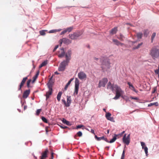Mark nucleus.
<instances>
[{
  "instance_id": "0e129e2a",
  "label": "nucleus",
  "mask_w": 159,
  "mask_h": 159,
  "mask_svg": "<svg viewBox=\"0 0 159 159\" xmlns=\"http://www.w3.org/2000/svg\"><path fill=\"white\" fill-rule=\"evenodd\" d=\"M132 43L134 44H135V43L137 44V41H136L132 42Z\"/></svg>"
},
{
  "instance_id": "9d476101",
  "label": "nucleus",
  "mask_w": 159,
  "mask_h": 159,
  "mask_svg": "<svg viewBox=\"0 0 159 159\" xmlns=\"http://www.w3.org/2000/svg\"><path fill=\"white\" fill-rule=\"evenodd\" d=\"M28 79V77H26L23 78L22 81H21L20 84L18 88V90H21V88L24 85L25 83L26 80Z\"/></svg>"
},
{
  "instance_id": "4d7b16f0",
  "label": "nucleus",
  "mask_w": 159,
  "mask_h": 159,
  "mask_svg": "<svg viewBox=\"0 0 159 159\" xmlns=\"http://www.w3.org/2000/svg\"><path fill=\"white\" fill-rule=\"evenodd\" d=\"M132 90H133V91L136 92V93H138V91L137 90H136L134 87V88H133L132 89Z\"/></svg>"
},
{
  "instance_id": "603ef678",
  "label": "nucleus",
  "mask_w": 159,
  "mask_h": 159,
  "mask_svg": "<svg viewBox=\"0 0 159 159\" xmlns=\"http://www.w3.org/2000/svg\"><path fill=\"white\" fill-rule=\"evenodd\" d=\"M58 45H57L54 48V49H53V52H55L57 48H58Z\"/></svg>"
},
{
  "instance_id": "69168bd1",
  "label": "nucleus",
  "mask_w": 159,
  "mask_h": 159,
  "mask_svg": "<svg viewBox=\"0 0 159 159\" xmlns=\"http://www.w3.org/2000/svg\"><path fill=\"white\" fill-rule=\"evenodd\" d=\"M94 59L96 60H98V58H97L96 57H94Z\"/></svg>"
},
{
  "instance_id": "bf43d9fd",
  "label": "nucleus",
  "mask_w": 159,
  "mask_h": 159,
  "mask_svg": "<svg viewBox=\"0 0 159 159\" xmlns=\"http://www.w3.org/2000/svg\"><path fill=\"white\" fill-rule=\"evenodd\" d=\"M53 153H52L51 154V156L50 159H53Z\"/></svg>"
},
{
  "instance_id": "052dcab7",
  "label": "nucleus",
  "mask_w": 159,
  "mask_h": 159,
  "mask_svg": "<svg viewBox=\"0 0 159 159\" xmlns=\"http://www.w3.org/2000/svg\"><path fill=\"white\" fill-rule=\"evenodd\" d=\"M91 133H92V134H95V133H94V130H93V129H91Z\"/></svg>"
},
{
  "instance_id": "2eb2a0df",
  "label": "nucleus",
  "mask_w": 159,
  "mask_h": 159,
  "mask_svg": "<svg viewBox=\"0 0 159 159\" xmlns=\"http://www.w3.org/2000/svg\"><path fill=\"white\" fill-rule=\"evenodd\" d=\"M30 93V89L25 90L23 94V97L24 98H27Z\"/></svg>"
},
{
  "instance_id": "f03ea898",
  "label": "nucleus",
  "mask_w": 159,
  "mask_h": 159,
  "mask_svg": "<svg viewBox=\"0 0 159 159\" xmlns=\"http://www.w3.org/2000/svg\"><path fill=\"white\" fill-rule=\"evenodd\" d=\"M149 54L154 60L159 59V48L156 46L152 47L149 50Z\"/></svg>"
},
{
  "instance_id": "473e14b6",
  "label": "nucleus",
  "mask_w": 159,
  "mask_h": 159,
  "mask_svg": "<svg viewBox=\"0 0 159 159\" xmlns=\"http://www.w3.org/2000/svg\"><path fill=\"white\" fill-rule=\"evenodd\" d=\"M41 119L45 123H47L48 122V120L47 119L44 117L42 116L41 117Z\"/></svg>"
},
{
  "instance_id": "8fccbe9b",
  "label": "nucleus",
  "mask_w": 159,
  "mask_h": 159,
  "mask_svg": "<svg viewBox=\"0 0 159 159\" xmlns=\"http://www.w3.org/2000/svg\"><path fill=\"white\" fill-rule=\"evenodd\" d=\"M61 101L62 102H63V103H64V104L65 106L66 107V101L64 99H62Z\"/></svg>"
},
{
  "instance_id": "f8f14e48",
  "label": "nucleus",
  "mask_w": 159,
  "mask_h": 159,
  "mask_svg": "<svg viewBox=\"0 0 159 159\" xmlns=\"http://www.w3.org/2000/svg\"><path fill=\"white\" fill-rule=\"evenodd\" d=\"M71 52L70 50H69L67 53L66 54L65 56L66 57V60L67 61L69 62V61L70 58V55L71 54Z\"/></svg>"
},
{
  "instance_id": "680f3d73",
  "label": "nucleus",
  "mask_w": 159,
  "mask_h": 159,
  "mask_svg": "<svg viewBox=\"0 0 159 159\" xmlns=\"http://www.w3.org/2000/svg\"><path fill=\"white\" fill-rule=\"evenodd\" d=\"M27 108V106L26 105H25L24 107V110H25V109H26Z\"/></svg>"
},
{
  "instance_id": "7ed1b4c3",
  "label": "nucleus",
  "mask_w": 159,
  "mask_h": 159,
  "mask_svg": "<svg viewBox=\"0 0 159 159\" xmlns=\"http://www.w3.org/2000/svg\"><path fill=\"white\" fill-rule=\"evenodd\" d=\"M100 61L102 63V68L103 70H105L110 68V62L107 59L102 58Z\"/></svg>"
},
{
  "instance_id": "f3484780",
  "label": "nucleus",
  "mask_w": 159,
  "mask_h": 159,
  "mask_svg": "<svg viewBox=\"0 0 159 159\" xmlns=\"http://www.w3.org/2000/svg\"><path fill=\"white\" fill-rule=\"evenodd\" d=\"M67 102L66 107H69L71 103V98L70 96H67Z\"/></svg>"
},
{
  "instance_id": "cd10ccee",
  "label": "nucleus",
  "mask_w": 159,
  "mask_h": 159,
  "mask_svg": "<svg viewBox=\"0 0 159 159\" xmlns=\"http://www.w3.org/2000/svg\"><path fill=\"white\" fill-rule=\"evenodd\" d=\"M61 30H57V29H55V30H51L49 31V33H54L57 32Z\"/></svg>"
},
{
  "instance_id": "412c9836",
  "label": "nucleus",
  "mask_w": 159,
  "mask_h": 159,
  "mask_svg": "<svg viewBox=\"0 0 159 159\" xmlns=\"http://www.w3.org/2000/svg\"><path fill=\"white\" fill-rule=\"evenodd\" d=\"M62 122L68 125H71V124L69 121H67L64 118L62 120Z\"/></svg>"
},
{
  "instance_id": "5fc2aeb1",
  "label": "nucleus",
  "mask_w": 159,
  "mask_h": 159,
  "mask_svg": "<svg viewBox=\"0 0 159 159\" xmlns=\"http://www.w3.org/2000/svg\"><path fill=\"white\" fill-rule=\"evenodd\" d=\"M60 127L61 128L63 129H66L67 128V126H64V125H61V126H60Z\"/></svg>"
},
{
  "instance_id": "ea45409f",
  "label": "nucleus",
  "mask_w": 159,
  "mask_h": 159,
  "mask_svg": "<svg viewBox=\"0 0 159 159\" xmlns=\"http://www.w3.org/2000/svg\"><path fill=\"white\" fill-rule=\"evenodd\" d=\"M157 87H154L152 89V93H154L157 91Z\"/></svg>"
},
{
  "instance_id": "a878e982",
  "label": "nucleus",
  "mask_w": 159,
  "mask_h": 159,
  "mask_svg": "<svg viewBox=\"0 0 159 159\" xmlns=\"http://www.w3.org/2000/svg\"><path fill=\"white\" fill-rule=\"evenodd\" d=\"M47 61H45L43 62L39 66V67L41 68L43 66H45V65H47Z\"/></svg>"
},
{
  "instance_id": "c9c22d12",
  "label": "nucleus",
  "mask_w": 159,
  "mask_h": 159,
  "mask_svg": "<svg viewBox=\"0 0 159 159\" xmlns=\"http://www.w3.org/2000/svg\"><path fill=\"white\" fill-rule=\"evenodd\" d=\"M128 84L129 86V88L130 89H131L133 88H134V86L131 84V83L130 82H128L127 83Z\"/></svg>"
},
{
  "instance_id": "e2e57ef3",
  "label": "nucleus",
  "mask_w": 159,
  "mask_h": 159,
  "mask_svg": "<svg viewBox=\"0 0 159 159\" xmlns=\"http://www.w3.org/2000/svg\"><path fill=\"white\" fill-rule=\"evenodd\" d=\"M54 74L56 75H58L59 74V73L57 71H56L55 72Z\"/></svg>"
},
{
  "instance_id": "9b49d317",
  "label": "nucleus",
  "mask_w": 159,
  "mask_h": 159,
  "mask_svg": "<svg viewBox=\"0 0 159 159\" xmlns=\"http://www.w3.org/2000/svg\"><path fill=\"white\" fill-rule=\"evenodd\" d=\"M48 152V149H46L44 152H42L41 153V156L40 157V159H45L47 157V154Z\"/></svg>"
},
{
  "instance_id": "0eeeda50",
  "label": "nucleus",
  "mask_w": 159,
  "mask_h": 159,
  "mask_svg": "<svg viewBox=\"0 0 159 159\" xmlns=\"http://www.w3.org/2000/svg\"><path fill=\"white\" fill-rule=\"evenodd\" d=\"M130 134H129L126 136V134H124L123 138V142L127 145H129L130 142Z\"/></svg>"
},
{
  "instance_id": "423d86ee",
  "label": "nucleus",
  "mask_w": 159,
  "mask_h": 159,
  "mask_svg": "<svg viewBox=\"0 0 159 159\" xmlns=\"http://www.w3.org/2000/svg\"><path fill=\"white\" fill-rule=\"evenodd\" d=\"M79 80L77 78H75V91L74 94L77 95L78 93L79 89Z\"/></svg>"
},
{
  "instance_id": "20e7f679",
  "label": "nucleus",
  "mask_w": 159,
  "mask_h": 159,
  "mask_svg": "<svg viewBox=\"0 0 159 159\" xmlns=\"http://www.w3.org/2000/svg\"><path fill=\"white\" fill-rule=\"evenodd\" d=\"M82 33V32L81 31H77L73 33V34H69V38L71 39H76L78 37L81 35Z\"/></svg>"
},
{
  "instance_id": "de8ad7c7",
  "label": "nucleus",
  "mask_w": 159,
  "mask_h": 159,
  "mask_svg": "<svg viewBox=\"0 0 159 159\" xmlns=\"http://www.w3.org/2000/svg\"><path fill=\"white\" fill-rule=\"evenodd\" d=\"M37 77L35 76H34L33 77V80L32 81V82L33 83L36 80V79H37Z\"/></svg>"
},
{
  "instance_id": "5701e85b",
  "label": "nucleus",
  "mask_w": 159,
  "mask_h": 159,
  "mask_svg": "<svg viewBox=\"0 0 159 159\" xmlns=\"http://www.w3.org/2000/svg\"><path fill=\"white\" fill-rule=\"evenodd\" d=\"M143 44V43H138V44L137 46H135V45H134V47L133 48V49L135 50V49H138Z\"/></svg>"
},
{
  "instance_id": "c03bdc74",
  "label": "nucleus",
  "mask_w": 159,
  "mask_h": 159,
  "mask_svg": "<svg viewBox=\"0 0 159 159\" xmlns=\"http://www.w3.org/2000/svg\"><path fill=\"white\" fill-rule=\"evenodd\" d=\"M78 136L79 137H81L82 136V133L81 131H79L77 133Z\"/></svg>"
},
{
  "instance_id": "774afa93",
  "label": "nucleus",
  "mask_w": 159,
  "mask_h": 159,
  "mask_svg": "<svg viewBox=\"0 0 159 159\" xmlns=\"http://www.w3.org/2000/svg\"><path fill=\"white\" fill-rule=\"evenodd\" d=\"M39 71H38L37 73H36V74H37L38 75H39Z\"/></svg>"
},
{
  "instance_id": "c756f323",
  "label": "nucleus",
  "mask_w": 159,
  "mask_h": 159,
  "mask_svg": "<svg viewBox=\"0 0 159 159\" xmlns=\"http://www.w3.org/2000/svg\"><path fill=\"white\" fill-rule=\"evenodd\" d=\"M47 30H41L39 31V33L41 35H44L45 34V32Z\"/></svg>"
},
{
  "instance_id": "7c9ffc66",
  "label": "nucleus",
  "mask_w": 159,
  "mask_h": 159,
  "mask_svg": "<svg viewBox=\"0 0 159 159\" xmlns=\"http://www.w3.org/2000/svg\"><path fill=\"white\" fill-rule=\"evenodd\" d=\"M73 29V27L72 26V27H68V28H66V29L67 30V32H70L72 31V30Z\"/></svg>"
},
{
  "instance_id": "e433bc0d",
  "label": "nucleus",
  "mask_w": 159,
  "mask_h": 159,
  "mask_svg": "<svg viewBox=\"0 0 159 159\" xmlns=\"http://www.w3.org/2000/svg\"><path fill=\"white\" fill-rule=\"evenodd\" d=\"M129 98L132 99H134L136 100H139V99L137 97H133L132 96H131L129 97Z\"/></svg>"
},
{
  "instance_id": "72a5a7b5",
  "label": "nucleus",
  "mask_w": 159,
  "mask_h": 159,
  "mask_svg": "<svg viewBox=\"0 0 159 159\" xmlns=\"http://www.w3.org/2000/svg\"><path fill=\"white\" fill-rule=\"evenodd\" d=\"M31 79H30L27 81V87L28 88L30 87V82H31Z\"/></svg>"
},
{
  "instance_id": "aec40b11",
  "label": "nucleus",
  "mask_w": 159,
  "mask_h": 159,
  "mask_svg": "<svg viewBox=\"0 0 159 159\" xmlns=\"http://www.w3.org/2000/svg\"><path fill=\"white\" fill-rule=\"evenodd\" d=\"M143 34L145 37H147L148 35L149 32L148 30H144L143 31Z\"/></svg>"
},
{
  "instance_id": "c85d7f7f",
  "label": "nucleus",
  "mask_w": 159,
  "mask_h": 159,
  "mask_svg": "<svg viewBox=\"0 0 159 159\" xmlns=\"http://www.w3.org/2000/svg\"><path fill=\"white\" fill-rule=\"evenodd\" d=\"M116 139V135L113 138L109 141V143H111L114 142Z\"/></svg>"
},
{
  "instance_id": "f704fd0d",
  "label": "nucleus",
  "mask_w": 159,
  "mask_h": 159,
  "mask_svg": "<svg viewBox=\"0 0 159 159\" xmlns=\"http://www.w3.org/2000/svg\"><path fill=\"white\" fill-rule=\"evenodd\" d=\"M143 149L144 150L147 156L148 153V148L147 147H144V148Z\"/></svg>"
},
{
  "instance_id": "39448f33",
  "label": "nucleus",
  "mask_w": 159,
  "mask_h": 159,
  "mask_svg": "<svg viewBox=\"0 0 159 159\" xmlns=\"http://www.w3.org/2000/svg\"><path fill=\"white\" fill-rule=\"evenodd\" d=\"M69 61H64L62 62L58 69V70L59 71H63L65 69V67L66 65H68Z\"/></svg>"
},
{
  "instance_id": "6e6d98bb",
  "label": "nucleus",
  "mask_w": 159,
  "mask_h": 159,
  "mask_svg": "<svg viewBox=\"0 0 159 159\" xmlns=\"http://www.w3.org/2000/svg\"><path fill=\"white\" fill-rule=\"evenodd\" d=\"M132 90H133V91L136 92V93H138V91L137 90H136L134 87V88H133L132 89Z\"/></svg>"
},
{
  "instance_id": "4c0bfd02",
  "label": "nucleus",
  "mask_w": 159,
  "mask_h": 159,
  "mask_svg": "<svg viewBox=\"0 0 159 159\" xmlns=\"http://www.w3.org/2000/svg\"><path fill=\"white\" fill-rule=\"evenodd\" d=\"M125 153V150H124L123 152L120 159H124Z\"/></svg>"
},
{
  "instance_id": "13d9d810",
  "label": "nucleus",
  "mask_w": 159,
  "mask_h": 159,
  "mask_svg": "<svg viewBox=\"0 0 159 159\" xmlns=\"http://www.w3.org/2000/svg\"><path fill=\"white\" fill-rule=\"evenodd\" d=\"M104 140L107 143H109V141L107 140V139L106 138H105L104 137Z\"/></svg>"
},
{
  "instance_id": "3c124183",
  "label": "nucleus",
  "mask_w": 159,
  "mask_h": 159,
  "mask_svg": "<svg viewBox=\"0 0 159 159\" xmlns=\"http://www.w3.org/2000/svg\"><path fill=\"white\" fill-rule=\"evenodd\" d=\"M48 128H49L48 127H46L45 128V130H46V134H48V131H49V130H48Z\"/></svg>"
},
{
  "instance_id": "79ce46f5",
  "label": "nucleus",
  "mask_w": 159,
  "mask_h": 159,
  "mask_svg": "<svg viewBox=\"0 0 159 159\" xmlns=\"http://www.w3.org/2000/svg\"><path fill=\"white\" fill-rule=\"evenodd\" d=\"M67 40H61L60 42V44H62V43H66V42ZM68 41H69V40H68Z\"/></svg>"
},
{
  "instance_id": "a211bd4d",
  "label": "nucleus",
  "mask_w": 159,
  "mask_h": 159,
  "mask_svg": "<svg viewBox=\"0 0 159 159\" xmlns=\"http://www.w3.org/2000/svg\"><path fill=\"white\" fill-rule=\"evenodd\" d=\"M52 93V91L48 90V91L46 92V99L47 100L49 97L51 95Z\"/></svg>"
},
{
  "instance_id": "b1692460",
  "label": "nucleus",
  "mask_w": 159,
  "mask_h": 159,
  "mask_svg": "<svg viewBox=\"0 0 159 159\" xmlns=\"http://www.w3.org/2000/svg\"><path fill=\"white\" fill-rule=\"evenodd\" d=\"M143 34L142 33H138L136 34V36L138 39H141L142 37Z\"/></svg>"
},
{
  "instance_id": "4be33fe9",
  "label": "nucleus",
  "mask_w": 159,
  "mask_h": 159,
  "mask_svg": "<svg viewBox=\"0 0 159 159\" xmlns=\"http://www.w3.org/2000/svg\"><path fill=\"white\" fill-rule=\"evenodd\" d=\"M113 43L114 44H116L118 46L121 45L123 44L120 43L118 40H113Z\"/></svg>"
},
{
  "instance_id": "bb28decb",
  "label": "nucleus",
  "mask_w": 159,
  "mask_h": 159,
  "mask_svg": "<svg viewBox=\"0 0 159 159\" xmlns=\"http://www.w3.org/2000/svg\"><path fill=\"white\" fill-rule=\"evenodd\" d=\"M95 138L97 139V140L100 141L102 139V140L104 139V137L102 136V137H97V136L96 135H95Z\"/></svg>"
},
{
  "instance_id": "6e6552de",
  "label": "nucleus",
  "mask_w": 159,
  "mask_h": 159,
  "mask_svg": "<svg viewBox=\"0 0 159 159\" xmlns=\"http://www.w3.org/2000/svg\"><path fill=\"white\" fill-rule=\"evenodd\" d=\"M79 78L81 80H85L87 78L86 74L83 71H80L78 73Z\"/></svg>"
},
{
  "instance_id": "6ab92c4d",
  "label": "nucleus",
  "mask_w": 159,
  "mask_h": 159,
  "mask_svg": "<svg viewBox=\"0 0 159 159\" xmlns=\"http://www.w3.org/2000/svg\"><path fill=\"white\" fill-rule=\"evenodd\" d=\"M74 78H71L70 80L68 81V82L65 85V86L64 88V89L65 90H66L68 88V86L70 84L71 82V81L73 80H74Z\"/></svg>"
},
{
  "instance_id": "1a4fd4ad",
  "label": "nucleus",
  "mask_w": 159,
  "mask_h": 159,
  "mask_svg": "<svg viewBox=\"0 0 159 159\" xmlns=\"http://www.w3.org/2000/svg\"><path fill=\"white\" fill-rule=\"evenodd\" d=\"M108 81L107 78H104L103 79L101 80L100 81L99 83L98 86L99 87H104L105 85Z\"/></svg>"
},
{
  "instance_id": "37998d69",
  "label": "nucleus",
  "mask_w": 159,
  "mask_h": 159,
  "mask_svg": "<svg viewBox=\"0 0 159 159\" xmlns=\"http://www.w3.org/2000/svg\"><path fill=\"white\" fill-rule=\"evenodd\" d=\"M67 32V30L66 29H65L64 30H63L62 32H61V34L62 35L63 34H64L66 33Z\"/></svg>"
},
{
  "instance_id": "09e8293b",
  "label": "nucleus",
  "mask_w": 159,
  "mask_h": 159,
  "mask_svg": "<svg viewBox=\"0 0 159 159\" xmlns=\"http://www.w3.org/2000/svg\"><path fill=\"white\" fill-rule=\"evenodd\" d=\"M154 72H155V74L159 75V70H158V69H157V70H155Z\"/></svg>"
},
{
  "instance_id": "58836bf2",
  "label": "nucleus",
  "mask_w": 159,
  "mask_h": 159,
  "mask_svg": "<svg viewBox=\"0 0 159 159\" xmlns=\"http://www.w3.org/2000/svg\"><path fill=\"white\" fill-rule=\"evenodd\" d=\"M41 111V109H38L37 110L36 112V115H39V113Z\"/></svg>"
},
{
  "instance_id": "4468645a",
  "label": "nucleus",
  "mask_w": 159,
  "mask_h": 159,
  "mask_svg": "<svg viewBox=\"0 0 159 159\" xmlns=\"http://www.w3.org/2000/svg\"><path fill=\"white\" fill-rule=\"evenodd\" d=\"M58 56L59 57L61 58L64 57L65 55V52L63 48L60 49V50L58 52Z\"/></svg>"
},
{
  "instance_id": "a18cd8bd",
  "label": "nucleus",
  "mask_w": 159,
  "mask_h": 159,
  "mask_svg": "<svg viewBox=\"0 0 159 159\" xmlns=\"http://www.w3.org/2000/svg\"><path fill=\"white\" fill-rule=\"evenodd\" d=\"M141 146H142V148H143L144 147H145V143L143 142H141Z\"/></svg>"
},
{
  "instance_id": "2f4dec72",
  "label": "nucleus",
  "mask_w": 159,
  "mask_h": 159,
  "mask_svg": "<svg viewBox=\"0 0 159 159\" xmlns=\"http://www.w3.org/2000/svg\"><path fill=\"white\" fill-rule=\"evenodd\" d=\"M49 90L52 91V85L51 83H48V84Z\"/></svg>"
},
{
  "instance_id": "49530a36",
  "label": "nucleus",
  "mask_w": 159,
  "mask_h": 159,
  "mask_svg": "<svg viewBox=\"0 0 159 159\" xmlns=\"http://www.w3.org/2000/svg\"><path fill=\"white\" fill-rule=\"evenodd\" d=\"M154 104H157V102H154V103H150L148 105V106L149 107L151 106H152V105H154Z\"/></svg>"
},
{
  "instance_id": "864d4df0",
  "label": "nucleus",
  "mask_w": 159,
  "mask_h": 159,
  "mask_svg": "<svg viewBox=\"0 0 159 159\" xmlns=\"http://www.w3.org/2000/svg\"><path fill=\"white\" fill-rule=\"evenodd\" d=\"M83 126L82 125H78L77 126V129L80 128H82Z\"/></svg>"
},
{
  "instance_id": "f257e3e1",
  "label": "nucleus",
  "mask_w": 159,
  "mask_h": 159,
  "mask_svg": "<svg viewBox=\"0 0 159 159\" xmlns=\"http://www.w3.org/2000/svg\"><path fill=\"white\" fill-rule=\"evenodd\" d=\"M107 88L110 89L112 90L114 89L116 90V96L113 98V99L115 100H117L119 98L123 93V91L120 87L116 84L112 85L110 82H109L108 83Z\"/></svg>"
},
{
  "instance_id": "a19ab883",
  "label": "nucleus",
  "mask_w": 159,
  "mask_h": 159,
  "mask_svg": "<svg viewBox=\"0 0 159 159\" xmlns=\"http://www.w3.org/2000/svg\"><path fill=\"white\" fill-rule=\"evenodd\" d=\"M156 35V33L155 32H154L153 33L152 36H151V39L152 40H153L154 39L155 36Z\"/></svg>"
},
{
  "instance_id": "338daca9",
  "label": "nucleus",
  "mask_w": 159,
  "mask_h": 159,
  "mask_svg": "<svg viewBox=\"0 0 159 159\" xmlns=\"http://www.w3.org/2000/svg\"><path fill=\"white\" fill-rule=\"evenodd\" d=\"M39 71H38L37 73H36V74H37L38 75H39Z\"/></svg>"
},
{
  "instance_id": "393cba45",
  "label": "nucleus",
  "mask_w": 159,
  "mask_h": 159,
  "mask_svg": "<svg viewBox=\"0 0 159 159\" xmlns=\"http://www.w3.org/2000/svg\"><path fill=\"white\" fill-rule=\"evenodd\" d=\"M62 95V92H59L57 96V99L58 102H59L61 98Z\"/></svg>"
},
{
  "instance_id": "dca6fc26",
  "label": "nucleus",
  "mask_w": 159,
  "mask_h": 159,
  "mask_svg": "<svg viewBox=\"0 0 159 159\" xmlns=\"http://www.w3.org/2000/svg\"><path fill=\"white\" fill-rule=\"evenodd\" d=\"M111 116V114L109 112H108L106 114V117L107 120L111 121H113L114 119L113 117Z\"/></svg>"
},
{
  "instance_id": "ddd939ff",
  "label": "nucleus",
  "mask_w": 159,
  "mask_h": 159,
  "mask_svg": "<svg viewBox=\"0 0 159 159\" xmlns=\"http://www.w3.org/2000/svg\"><path fill=\"white\" fill-rule=\"evenodd\" d=\"M118 31L117 27H115L109 31V34L111 35H112L114 34H116Z\"/></svg>"
}]
</instances>
